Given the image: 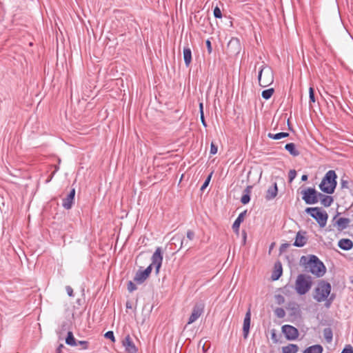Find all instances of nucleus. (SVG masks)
<instances>
[{
    "label": "nucleus",
    "mask_w": 353,
    "mask_h": 353,
    "mask_svg": "<svg viewBox=\"0 0 353 353\" xmlns=\"http://www.w3.org/2000/svg\"><path fill=\"white\" fill-rule=\"evenodd\" d=\"M331 285L329 283L321 281L314 290V299L317 302L325 301V306L329 308L334 299L333 294L328 298L331 293Z\"/></svg>",
    "instance_id": "obj_1"
},
{
    "label": "nucleus",
    "mask_w": 353,
    "mask_h": 353,
    "mask_svg": "<svg viewBox=\"0 0 353 353\" xmlns=\"http://www.w3.org/2000/svg\"><path fill=\"white\" fill-rule=\"evenodd\" d=\"M301 261L305 264V268L312 274L321 277L325 273V267L323 263L314 255H311L307 261L305 256H302Z\"/></svg>",
    "instance_id": "obj_2"
},
{
    "label": "nucleus",
    "mask_w": 353,
    "mask_h": 353,
    "mask_svg": "<svg viewBox=\"0 0 353 353\" xmlns=\"http://www.w3.org/2000/svg\"><path fill=\"white\" fill-rule=\"evenodd\" d=\"M336 179L335 172L334 170H329L319 185L320 189L327 194L333 193L336 185Z\"/></svg>",
    "instance_id": "obj_3"
},
{
    "label": "nucleus",
    "mask_w": 353,
    "mask_h": 353,
    "mask_svg": "<svg viewBox=\"0 0 353 353\" xmlns=\"http://www.w3.org/2000/svg\"><path fill=\"white\" fill-rule=\"evenodd\" d=\"M312 285V278L310 276L301 274L298 275L296 279L294 288L297 294L303 295L310 291Z\"/></svg>",
    "instance_id": "obj_4"
},
{
    "label": "nucleus",
    "mask_w": 353,
    "mask_h": 353,
    "mask_svg": "<svg viewBox=\"0 0 353 353\" xmlns=\"http://www.w3.org/2000/svg\"><path fill=\"white\" fill-rule=\"evenodd\" d=\"M305 212L314 218L321 228H324L327 221V213L320 208H307Z\"/></svg>",
    "instance_id": "obj_5"
},
{
    "label": "nucleus",
    "mask_w": 353,
    "mask_h": 353,
    "mask_svg": "<svg viewBox=\"0 0 353 353\" xmlns=\"http://www.w3.org/2000/svg\"><path fill=\"white\" fill-rule=\"evenodd\" d=\"M259 83L261 87H267L274 81L273 71L268 65H263L259 72Z\"/></svg>",
    "instance_id": "obj_6"
},
{
    "label": "nucleus",
    "mask_w": 353,
    "mask_h": 353,
    "mask_svg": "<svg viewBox=\"0 0 353 353\" xmlns=\"http://www.w3.org/2000/svg\"><path fill=\"white\" fill-rule=\"evenodd\" d=\"M303 199L307 204H314L318 202L317 192L314 188H307L302 191Z\"/></svg>",
    "instance_id": "obj_7"
},
{
    "label": "nucleus",
    "mask_w": 353,
    "mask_h": 353,
    "mask_svg": "<svg viewBox=\"0 0 353 353\" xmlns=\"http://www.w3.org/2000/svg\"><path fill=\"white\" fill-rule=\"evenodd\" d=\"M204 304L202 303H196L194 305L188 322V325L195 322L201 316L204 311Z\"/></svg>",
    "instance_id": "obj_8"
},
{
    "label": "nucleus",
    "mask_w": 353,
    "mask_h": 353,
    "mask_svg": "<svg viewBox=\"0 0 353 353\" xmlns=\"http://www.w3.org/2000/svg\"><path fill=\"white\" fill-rule=\"evenodd\" d=\"M162 261L163 254L161 249V248H157L152 256V263L150 265H151V268L154 266L156 269V272L159 273Z\"/></svg>",
    "instance_id": "obj_9"
},
{
    "label": "nucleus",
    "mask_w": 353,
    "mask_h": 353,
    "mask_svg": "<svg viewBox=\"0 0 353 353\" xmlns=\"http://www.w3.org/2000/svg\"><path fill=\"white\" fill-rule=\"evenodd\" d=\"M122 345L124 347L126 353H137L138 351V348L135 345L130 334L125 336L122 341Z\"/></svg>",
    "instance_id": "obj_10"
},
{
    "label": "nucleus",
    "mask_w": 353,
    "mask_h": 353,
    "mask_svg": "<svg viewBox=\"0 0 353 353\" xmlns=\"http://www.w3.org/2000/svg\"><path fill=\"white\" fill-rule=\"evenodd\" d=\"M337 216L336 215L332 220V224L334 228L337 229L338 231H342L347 228L348 225L350 223V220L347 218L341 217L337 219Z\"/></svg>",
    "instance_id": "obj_11"
},
{
    "label": "nucleus",
    "mask_w": 353,
    "mask_h": 353,
    "mask_svg": "<svg viewBox=\"0 0 353 353\" xmlns=\"http://www.w3.org/2000/svg\"><path fill=\"white\" fill-rule=\"evenodd\" d=\"M282 331L289 340H294L299 336L298 330L290 325H285L282 327Z\"/></svg>",
    "instance_id": "obj_12"
},
{
    "label": "nucleus",
    "mask_w": 353,
    "mask_h": 353,
    "mask_svg": "<svg viewBox=\"0 0 353 353\" xmlns=\"http://www.w3.org/2000/svg\"><path fill=\"white\" fill-rule=\"evenodd\" d=\"M151 272H152L151 265H149L144 270H139L134 276V281L136 282H137L138 283H143L150 276V274H151Z\"/></svg>",
    "instance_id": "obj_13"
},
{
    "label": "nucleus",
    "mask_w": 353,
    "mask_h": 353,
    "mask_svg": "<svg viewBox=\"0 0 353 353\" xmlns=\"http://www.w3.org/2000/svg\"><path fill=\"white\" fill-rule=\"evenodd\" d=\"M250 321H251V312H250V310L249 309L245 314L244 321H243V336L245 339H246L248 337V335L249 334Z\"/></svg>",
    "instance_id": "obj_14"
},
{
    "label": "nucleus",
    "mask_w": 353,
    "mask_h": 353,
    "mask_svg": "<svg viewBox=\"0 0 353 353\" xmlns=\"http://www.w3.org/2000/svg\"><path fill=\"white\" fill-rule=\"evenodd\" d=\"M75 195V189H72L66 198L63 200V207L67 210L72 208Z\"/></svg>",
    "instance_id": "obj_15"
},
{
    "label": "nucleus",
    "mask_w": 353,
    "mask_h": 353,
    "mask_svg": "<svg viewBox=\"0 0 353 353\" xmlns=\"http://www.w3.org/2000/svg\"><path fill=\"white\" fill-rule=\"evenodd\" d=\"M278 193V188L276 183H274L271 187H270L265 194V199L267 200H272L274 199Z\"/></svg>",
    "instance_id": "obj_16"
},
{
    "label": "nucleus",
    "mask_w": 353,
    "mask_h": 353,
    "mask_svg": "<svg viewBox=\"0 0 353 353\" xmlns=\"http://www.w3.org/2000/svg\"><path fill=\"white\" fill-rule=\"evenodd\" d=\"M339 247L344 250H350L353 247V242L349 239H342L338 243Z\"/></svg>",
    "instance_id": "obj_17"
},
{
    "label": "nucleus",
    "mask_w": 353,
    "mask_h": 353,
    "mask_svg": "<svg viewBox=\"0 0 353 353\" xmlns=\"http://www.w3.org/2000/svg\"><path fill=\"white\" fill-rule=\"evenodd\" d=\"M183 56L185 65L189 67L192 62V51L189 47L183 48Z\"/></svg>",
    "instance_id": "obj_18"
},
{
    "label": "nucleus",
    "mask_w": 353,
    "mask_h": 353,
    "mask_svg": "<svg viewBox=\"0 0 353 353\" xmlns=\"http://www.w3.org/2000/svg\"><path fill=\"white\" fill-rule=\"evenodd\" d=\"M245 214L246 211L241 212L232 225L233 230L237 234L239 233L240 225L243 221Z\"/></svg>",
    "instance_id": "obj_19"
},
{
    "label": "nucleus",
    "mask_w": 353,
    "mask_h": 353,
    "mask_svg": "<svg viewBox=\"0 0 353 353\" xmlns=\"http://www.w3.org/2000/svg\"><path fill=\"white\" fill-rule=\"evenodd\" d=\"M323 348L321 345H314L305 349L303 353H322Z\"/></svg>",
    "instance_id": "obj_20"
},
{
    "label": "nucleus",
    "mask_w": 353,
    "mask_h": 353,
    "mask_svg": "<svg viewBox=\"0 0 353 353\" xmlns=\"http://www.w3.org/2000/svg\"><path fill=\"white\" fill-rule=\"evenodd\" d=\"M306 243V238L305 236L301 234L300 232H298L296 236V239L294 241V245L296 247H302Z\"/></svg>",
    "instance_id": "obj_21"
},
{
    "label": "nucleus",
    "mask_w": 353,
    "mask_h": 353,
    "mask_svg": "<svg viewBox=\"0 0 353 353\" xmlns=\"http://www.w3.org/2000/svg\"><path fill=\"white\" fill-rule=\"evenodd\" d=\"M299 347L295 344H288L282 347V353H297Z\"/></svg>",
    "instance_id": "obj_22"
},
{
    "label": "nucleus",
    "mask_w": 353,
    "mask_h": 353,
    "mask_svg": "<svg viewBox=\"0 0 353 353\" xmlns=\"http://www.w3.org/2000/svg\"><path fill=\"white\" fill-rule=\"evenodd\" d=\"M285 148L293 157H297L299 155V152L296 149L295 144L293 143H287Z\"/></svg>",
    "instance_id": "obj_23"
},
{
    "label": "nucleus",
    "mask_w": 353,
    "mask_h": 353,
    "mask_svg": "<svg viewBox=\"0 0 353 353\" xmlns=\"http://www.w3.org/2000/svg\"><path fill=\"white\" fill-rule=\"evenodd\" d=\"M288 136H289V133H288V132H279V133H277V134L269 133L268 134V137L269 138L272 139H275V140L281 139H283V138H285V137H288Z\"/></svg>",
    "instance_id": "obj_24"
},
{
    "label": "nucleus",
    "mask_w": 353,
    "mask_h": 353,
    "mask_svg": "<svg viewBox=\"0 0 353 353\" xmlns=\"http://www.w3.org/2000/svg\"><path fill=\"white\" fill-rule=\"evenodd\" d=\"M65 343L68 345H71V346H76V345H77V343L76 342V340H75V339H74L72 332H68V336H67V338L65 339Z\"/></svg>",
    "instance_id": "obj_25"
},
{
    "label": "nucleus",
    "mask_w": 353,
    "mask_h": 353,
    "mask_svg": "<svg viewBox=\"0 0 353 353\" xmlns=\"http://www.w3.org/2000/svg\"><path fill=\"white\" fill-rule=\"evenodd\" d=\"M275 268H276V270L274 271V272L273 273L272 276V280L274 281H276L277 279H279V278L281 276L282 274V268H281V265L279 263L278 267L277 265H275Z\"/></svg>",
    "instance_id": "obj_26"
},
{
    "label": "nucleus",
    "mask_w": 353,
    "mask_h": 353,
    "mask_svg": "<svg viewBox=\"0 0 353 353\" xmlns=\"http://www.w3.org/2000/svg\"><path fill=\"white\" fill-rule=\"evenodd\" d=\"M274 92V88H269V89L263 90L262 92L261 95L264 99L268 100L272 97Z\"/></svg>",
    "instance_id": "obj_27"
},
{
    "label": "nucleus",
    "mask_w": 353,
    "mask_h": 353,
    "mask_svg": "<svg viewBox=\"0 0 353 353\" xmlns=\"http://www.w3.org/2000/svg\"><path fill=\"white\" fill-rule=\"evenodd\" d=\"M333 202V199L330 196H324V197L321 199V203L325 207H329Z\"/></svg>",
    "instance_id": "obj_28"
},
{
    "label": "nucleus",
    "mask_w": 353,
    "mask_h": 353,
    "mask_svg": "<svg viewBox=\"0 0 353 353\" xmlns=\"http://www.w3.org/2000/svg\"><path fill=\"white\" fill-rule=\"evenodd\" d=\"M323 336L327 343H330L332 340V332L330 328H325L323 330Z\"/></svg>",
    "instance_id": "obj_29"
},
{
    "label": "nucleus",
    "mask_w": 353,
    "mask_h": 353,
    "mask_svg": "<svg viewBox=\"0 0 353 353\" xmlns=\"http://www.w3.org/2000/svg\"><path fill=\"white\" fill-rule=\"evenodd\" d=\"M213 13H214V16L216 18H219V19L222 18V13L219 7L216 6L214 8Z\"/></svg>",
    "instance_id": "obj_30"
},
{
    "label": "nucleus",
    "mask_w": 353,
    "mask_h": 353,
    "mask_svg": "<svg viewBox=\"0 0 353 353\" xmlns=\"http://www.w3.org/2000/svg\"><path fill=\"white\" fill-rule=\"evenodd\" d=\"M309 95H310V102L314 103L315 97H314V91L312 87H310L309 89Z\"/></svg>",
    "instance_id": "obj_31"
},
{
    "label": "nucleus",
    "mask_w": 353,
    "mask_h": 353,
    "mask_svg": "<svg viewBox=\"0 0 353 353\" xmlns=\"http://www.w3.org/2000/svg\"><path fill=\"white\" fill-rule=\"evenodd\" d=\"M211 176H212V173L208 176V178L205 179L204 183L201 186V191L204 190L208 187V185H209V183L210 181Z\"/></svg>",
    "instance_id": "obj_32"
},
{
    "label": "nucleus",
    "mask_w": 353,
    "mask_h": 353,
    "mask_svg": "<svg viewBox=\"0 0 353 353\" xmlns=\"http://www.w3.org/2000/svg\"><path fill=\"white\" fill-rule=\"evenodd\" d=\"M105 337L106 339H110L112 342L115 341V338L114 336V333L112 331H108L105 334Z\"/></svg>",
    "instance_id": "obj_33"
},
{
    "label": "nucleus",
    "mask_w": 353,
    "mask_h": 353,
    "mask_svg": "<svg viewBox=\"0 0 353 353\" xmlns=\"http://www.w3.org/2000/svg\"><path fill=\"white\" fill-rule=\"evenodd\" d=\"M250 200V196L248 194H243L241 197V201L243 204H247Z\"/></svg>",
    "instance_id": "obj_34"
},
{
    "label": "nucleus",
    "mask_w": 353,
    "mask_h": 353,
    "mask_svg": "<svg viewBox=\"0 0 353 353\" xmlns=\"http://www.w3.org/2000/svg\"><path fill=\"white\" fill-rule=\"evenodd\" d=\"M341 353H353V347L351 345H347Z\"/></svg>",
    "instance_id": "obj_35"
},
{
    "label": "nucleus",
    "mask_w": 353,
    "mask_h": 353,
    "mask_svg": "<svg viewBox=\"0 0 353 353\" xmlns=\"http://www.w3.org/2000/svg\"><path fill=\"white\" fill-rule=\"evenodd\" d=\"M217 151H218L217 146L213 142H212L211 145H210V154H215L217 153Z\"/></svg>",
    "instance_id": "obj_36"
},
{
    "label": "nucleus",
    "mask_w": 353,
    "mask_h": 353,
    "mask_svg": "<svg viewBox=\"0 0 353 353\" xmlns=\"http://www.w3.org/2000/svg\"><path fill=\"white\" fill-rule=\"evenodd\" d=\"M296 176V172L294 170H291L289 172V181L292 182Z\"/></svg>",
    "instance_id": "obj_37"
},
{
    "label": "nucleus",
    "mask_w": 353,
    "mask_h": 353,
    "mask_svg": "<svg viewBox=\"0 0 353 353\" xmlns=\"http://www.w3.org/2000/svg\"><path fill=\"white\" fill-rule=\"evenodd\" d=\"M275 299L277 301V303L279 305L283 304L285 301L284 297L281 294L276 295Z\"/></svg>",
    "instance_id": "obj_38"
},
{
    "label": "nucleus",
    "mask_w": 353,
    "mask_h": 353,
    "mask_svg": "<svg viewBox=\"0 0 353 353\" xmlns=\"http://www.w3.org/2000/svg\"><path fill=\"white\" fill-rule=\"evenodd\" d=\"M137 289L136 285L132 282L129 281L128 283V290L129 292H132Z\"/></svg>",
    "instance_id": "obj_39"
},
{
    "label": "nucleus",
    "mask_w": 353,
    "mask_h": 353,
    "mask_svg": "<svg viewBox=\"0 0 353 353\" xmlns=\"http://www.w3.org/2000/svg\"><path fill=\"white\" fill-rule=\"evenodd\" d=\"M77 343L81 345L83 350H86L88 347V343L85 341H79Z\"/></svg>",
    "instance_id": "obj_40"
},
{
    "label": "nucleus",
    "mask_w": 353,
    "mask_h": 353,
    "mask_svg": "<svg viewBox=\"0 0 353 353\" xmlns=\"http://www.w3.org/2000/svg\"><path fill=\"white\" fill-rule=\"evenodd\" d=\"M276 313L277 316L279 317L283 316L284 314H285L284 310L283 309H277L276 310Z\"/></svg>",
    "instance_id": "obj_41"
},
{
    "label": "nucleus",
    "mask_w": 353,
    "mask_h": 353,
    "mask_svg": "<svg viewBox=\"0 0 353 353\" xmlns=\"http://www.w3.org/2000/svg\"><path fill=\"white\" fill-rule=\"evenodd\" d=\"M252 186H251V185L247 186V188L244 190L245 194L250 195L252 192Z\"/></svg>",
    "instance_id": "obj_42"
},
{
    "label": "nucleus",
    "mask_w": 353,
    "mask_h": 353,
    "mask_svg": "<svg viewBox=\"0 0 353 353\" xmlns=\"http://www.w3.org/2000/svg\"><path fill=\"white\" fill-rule=\"evenodd\" d=\"M66 292H67L68 294L70 296H73V290H72V288L71 287L67 286L66 287Z\"/></svg>",
    "instance_id": "obj_43"
},
{
    "label": "nucleus",
    "mask_w": 353,
    "mask_h": 353,
    "mask_svg": "<svg viewBox=\"0 0 353 353\" xmlns=\"http://www.w3.org/2000/svg\"><path fill=\"white\" fill-rule=\"evenodd\" d=\"M206 46L208 48V51L209 53L212 52V46H211V42L209 40L206 41Z\"/></svg>",
    "instance_id": "obj_44"
},
{
    "label": "nucleus",
    "mask_w": 353,
    "mask_h": 353,
    "mask_svg": "<svg viewBox=\"0 0 353 353\" xmlns=\"http://www.w3.org/2000/svg\"><path fill=\"white\" fill-rule=\"evenodd\" d=\"M187 236L190 240H192L194 237V232L188 231L187 233Z\"/></svg>",
    "instance_id": "obj_45"
},
{
    "label": "nucleus",
    "mask_w": 353,
    "mask_h": 353,
    "mask_svg": "<svg viewBox=\"0 0 353 353\" xmlns=\"http://www.w3.org/2000/svg\"><path fill=\"white\" fill-rule=\"evenodd\" d=\"M201 121L203 126L206 127L207 124L204 119V114H201Z\"/></svg>",
    "instance_id": "obj_46"
},
{
    "label": "nucleus",
    "mask_w": 353,
    "mask_h": 353,
    "mask_svg": "<svg viewBox=\"0 0 353 353\" xmlns=\"http://www.w3.org/2000/svg\"><path fill=\"white\" fill-rule=\"evenodd\" d=\"M199 111H200V114H204L203 113V104L202 102H201L199 103Z\"/></svg>",
    "instance_id": "obj_47"
},
{
    "label": "nucleus",
    "mask_w": 353,
    "mask_h": 353,
    "mask_svg": "<svg viewBox=\"0 0 353 353\" xmlns=\"http://www.w3.org/2000/svg\"><path fill=\"white\" fill-rule=\"evenodd\" d=\"M347 185H348V182L347 181H343L342 183H341V185H342L343 188H348Z\"/></svg>",
    "instance_id": "obj_48"
},
{
    "label": "nucleus",
    "mask_w": 353,
    "mask_h": 353,
    "mask_svg": "<svg viewBox=\"0 0 353 353\" xmlns=\"http://www.w3.org/2000/svg\"><path fill=\"white\" fill-rule=\"evenodd\" d=\"M307 179V175L304 174V175L302 176V177H301V180L302 181H306Z\"/></svg>",
    "instance_id": "obj_49"
}]
</instances>
